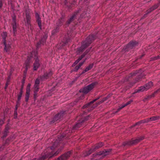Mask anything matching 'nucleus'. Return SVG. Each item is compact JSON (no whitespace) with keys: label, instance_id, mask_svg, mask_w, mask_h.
I'll list each match as a JSON object with an SVG mask.
<instances>
[{"label":"nucleus","instance_id":"obj_26","mask_svg":"<svg viewBox=\"0 0 160 160\" xmlns=\"http://www.w3.org/2000/svg\"><path fill=\"white\" fill-rule=\"evenodd\" d=\"M29 95H30V93H26V97H25V101L27 102L28 101L29 99Z\"/></svg>","mask_w":160,"mask_h":160},{"label":"nucleus","instance_id":"obj_35","mask_svg":"<svg viewBox=\"0 0 160 160\" xmlns=\"http://www.w3.org/2000/svg\"><path fill=\"white\" fill-rule=\"evenodd\" d=\"M38 88V85L36 84H35L34 86V88Z\"/></svg>","mask_w":160,"mask_h":160},{"label":"nucleus","instance_id":"obj_32","mask_svg":"<svg viewBox=\"0 0 160 160\" xmlns=\"http://www.w3.org/2000/svg\"><path fill=\"white\" fill-rule=\"evenodd\" d=\"M74 17V16H72L71 18H70L69 20V23L70 22L72 21V20Z\"/></svg>","mask_w":160,"mask_h":160},{"label":"nucleus","instance_id":"obj_47","mask_svg":"<svg viewBox=\"0 0 160 160\" xmlns=\"http://www.w3.org/2000/svg\"><path fill=\"white\" fill-rule=\"evenodd\" d=\"M26 71H27V68H26Z\"/></svg>","mask_w":160,"mask_h":160},{"label":"nucleus","instance_id":"obj_45","mask_svg":"<svg viewBox=\"0 0 160 160\" xmlns=\"http://www.w3.org/2000/svg\"><path fill=\"white\" fill-rule=\"evenodd\" d=\"M54 31H55L54 30H53V31H52V33H53L54 32Z\"/></svg>","mask_w":160,"mask_h":160},{"label":"nucleus","instance_id":"obj_40","mask_svg":"<svg viewBox=\"0 0 160 160\" xmlns=\"http://www.w3.org/2000/svg\"><path fill=\"white\" fill-rule=\"evenodd\" d=\"M34 53V52H32L31 53V55L32 56V57L33 56V53Z\"/></svg>","mask_w":160,"mask_h":160},{"label":"nucleus","instance_id":"obj_22","mask_svg":"<svg viewBox=\"0 0 160 160\" xmlns=\"http://www.w3.org/2000/svg\"><path fill=\"white\" fill-rule=\"evenodd\" d=\"M13 21L14 23V24H13V30L14 32H15L16 31V24L15 19L14 18H13Z\"/></svg>","mask_w":160,"mask_h":160},{"label":"nucleus","instance_id":"obj_21","mask_svg":"<svg viewBox=\"0 0 160 160\" xmlns=\"http://www.w3.org/2000/svg\"><path fill=\"white\" fill-rule=\"evenodd\" d=\"M159 118V117L158 116L153 117H151L150 118H149V122L156 120L157 119H158Z\"/></svg>","mask_w":160,"mask_h":160},{"label":"nucleus","instance_id":"obj_27","mask_svg":"<svg viewBox=\"0 0 160 160\" xmlns=\"http://www.w3.org/2000/svg\"><path fill=\"white\" fill-rule=\"evenodd\" d=\"M142 123H144L146 122H149V118H147V119H145L144 120H142L141 121Z\"/></svg>","mask_w":160,"mask_h":160},{"label":"nucleus","instance_id":"obj_44","mask_svg":"<svg viewBox=\"0 0 160 160\" xmlns=\"http://www.w3.org/2000/svg\"><path fill=\"white\" fill-rule=\"evenodd\" d=\"M29 59V58L28 57V61H29V60H28Z\"/></svg>","mask_w":160,"mask_h":160},{"label":"nucleus","instance_id":"obj_8","mask_svg":"<svg viewBox=\"0 0 160 160\" xmlns=\"http://www.w3.org/2000/svg\"><path fill=\"white\" fill-rule=\"evenodd\" d=\"M36 17L37 19V21L38 22V24L39 28L41 29V18H40L39 15L37 13H36Z\"/></svg>","mask_w":160,"mask_h":160},{"label":"nucleus","instance_id":"obj_37","mask_svg":"<svg viewBox=\"0 0 160 160\" xmlns=\"http://www.w3.org/2000/svg\"><path fill=\"white\" fill-rule=\"evenodd\" d=\"M148 98V97L145 98L143 100V101H144L145 102L147 99Z\"/></svg>","mask_w":160,"mask_h":160},{"label":"nucleus","instance_id":"obj_30","mask_svg":"<svg viewBox=\"0 0 160 160\" xmlns=\"http://www.w3.org/2000/svg\"><path fill=\"white\" fill-rule=\"evenodd\" d=\"M142 123L141 121H140L137 122L135 125H133V126H135L136 125H139L140 124Z\"/></svg>","mask_w":160,"mask_h":160},{"label":"nucleus","instance_id":"obj_10","mask_svg":"<svg viewBox=\"0 0 160 160\" xmlns=\"http://www.w3.org/2000/svg\"><path fill=\"white\" fill-rule=\"evenodd\" d=\"M30 17L29 15V13L27 12L26 13V18L24 19V20L26 23L27 25H29L30 24Z\"/></svg>","mask_w":160,"mask_h":160},{"label":"nucleus","instance_id":"obj_39","mask_svg":"<svg viewBox=\"0 0 160 160\" xmlns=\"http://www.w3.org/2000/svg\"><path fill=\"white\" fill-rule=\"evenodd\" d=\"M3 121H0V123H1V125L3 123Z\"/></svg>","mask_w":160,"mask_h":160},{"label":"nucleus","instance_id":"obj_9","mask_svg":"<svg viewBox=\"0 0 160 160\" xmlns=\"http://www.w3.org/2000/svg\"><path fill=\"white\" fill-rule=\"evenodd\" d=\"M103 146V144L102 142H100L98 143L97 145H96L94 147V148H93V149H91L89 152H90L88 154H87V155H89L92 153V151L93 150H95L99 148L102 147Z\"/></svg>","mask_w":160,"mask_h":160},{"label":"nucleus","instance_id":"obj_3","mask_svg":"<svg viewBox=\"0 0 160 160\" xmlns=\"http://www.w3.org/2000/svg\"><path fill=\"white\" fill-rule=\"evenodd\" d=\"M153 85L152 82H150L146 84L144 86L139 87V88L135 91V93L143 92L147 91L151 88L153 86Z\"/></svg>","mask_w":160,"mask_h":160},{"label":"nucleus","instance_id":"obj_17","mask_svg":"<svg viewBox=\"0 0 160 160\" xmlns=\"http://www.w3.org/2000/svg\"><path fill=\"white\" fill-rule=\"evenodd\" d=\"M84 61L82 62H80L79 65L77 66H76L75 68L74 71H77L78 69L80 68V67L83 65Z\"/></svg>","mask_w":160,"mask_h":160},{"label":"nucleus","instance_id":"obj_19","mask_svg":"<svg viewBox=\"0 0 160 160\" xmlns=\"http://www.w3.org/2000/svg\"><path fill=\"white\" fill-rule=\"evenodd\" d=\"M84 55H82L80 57H79L77 60H76L74 63V64L76 65L84 57Z\"/></svg>","mask_w":160,"mask_h":160},{"label":"nucleus","instance_id":"obj_2","mask_svg":"<svg viewBox=\"0 0 160 160\" xmlns=\"http://www.w3.org/2000/svg\"><path fill=\"white\" fill-rule=\"evenodd\" d=\"M97 84V82H94L79 90V92L87 94L91 91Z\"/></svg>","mask_w":160,"mask_h":160},{"label":"nucleus","instance_id":"obj_38","mask_svg":"<svg viewBox=\"0 0 160 160\" xmlns=\"http://www.w3.org/2000/svg\"><path fill=\"white\" fill-rule=\"evenodd\" d=\"M8 86V83L7 82V83L6 84V87H5V89L7 88V87Z\"/></svg>","mask_w":160,"mask_h":160},{"label":"nucleus","instance_id":"obj_12","mask_svg":"<svg viewBox=\"0 0 160 160\" xmlns=\"http://www.w3.org/2000/svg\"><path fill=\"white\" fill-rule=\"evenodd\" d=\"M52 74V72L51 71L48 73H45L44 75L43 76L42 79V80H44L47 79L48 77L50 76Z\"/></svg>","mask_w":160,"mask_h":160},{"label":"nucleus","instance_id":"obj_11","mask_svg":"<svg viewBox=\"0 0 160 160\" xmlns=\"http://www.w3.org/2000/svg\"><path fill=\"white\" fill-rule=\"evenodd\" d=\"M89 44H87L86 41L84 42L81 47L78 49V51L82 52L85 48L88 46Z\"/></svg>","mask_w":160,"mask_h":160},{"label":"nucleus","instance_id":"obj_46","mask_svg":"<svg viewBox=\"0 0 160 160\" xmlns=\"http://www.w3.org/2000/svg\"><path fill=\"white\" fill-rule=\"evenodd\" d=\"M39 43H38V45H39Z\"/></svg>","mask_w":160,"mask_h":160},{"label":"nucleus","instance_id":"obj_34","mask_svg":"<svg viewBox=\"0 0 160 160\" xmlns=\"http://www.w3.org/2000/svg\"><path fill=\"white\" fill-rule=\"evenodd\" d=\"M17 107L16 106V107L15 110V112H14L15 115H17Z\"/></svg>","mask_w":160,"mask_h":160},{"label":"nucleus","instance_id":"obj_41","mask_svg":"<svg viewBox=\"0 0 160 160\" xmlns=\"http://www.w3.org/2000/svg\"><path fill=\"white\" fill-rule=\"evenodd\" d=\"M157 59V57H155V59Z\"/></svg>","mask_w":160,"mask_h":160},{"label":"nucleus","instance_id":"obj_14","mask_svg":"<svg viewBox=\"0 0 160 160\" xmlns=\"http://www.w3.org/2000/svg\"><path fill=\"white\" fill-rule=\"evenodd\" d=\"M93 65L90 64L89 65L88 67H87L85 69L82 71V74H83L85 73V72H88L90 70L92 67Z\"/></svg>","mask_w":160,"mask_h":160},{"label":"nucleus","instance_id":"obj_1","mask_svg":"<svg viewBox=\"0 0 160 160\" xmlns=\"http://www.w3.org/2000/svg\"><path fill=\"white\" fill-rule=\"evenodd\" d=\"M54 146L50 148H48L44 151V154L42 155L41 157L39 158L38 159H35L34 160H44V159L48 158H51L53 156L57 155L59 153V152L57 151L55 153L53 154L54 151Z\"/></svg>","mask_w":160,"mask_h":160},{"label":"nucleus","instance_id":"obj_24","mask_svg":"<svg viewBox=\"0 0 160 160\" xmlns=\"http://www.w3.org/2000/svg\"><path fill=\"white\" fill-rule=\"evenodd\" d=\"M30 88H31V84L30 83H28V85L27 89H26V93H30Z\"/></svg>","mask_w":160,"mask_h":160},{"label":"nucleus","instance_id":"obj_25","mask_svg":"<svg viewBox=\"0 0 160 160\" xmlns=\"http://www.w3.org/2000/svg\"><path fill=\"white\" fill-rule=\"evenodd\" d=\"M22 92H23L22 91V90H20L19 94L18 96V101H19L21 99V98L22 94Z\"/></svg>","mask_w":160,"mask_h":160},{"label":"nucleus","instance_id":"obj_7","mask_svg":"<svg viewBox=\"0 0 160 160\" xmlns=\"http://www.w3.org/2000/svg\"><path fill=\"white\" fill-rule=\"evenodd\" d=\"M132 100H131L130 101L128 102H127L126 104H123L121 105L118 108V109L117 111L116 112H114V114L118 112V111H119L120 110H121L123 108H124L125 106L128 105L130 104L132 102Z\"/></svg>","mask_w":160,"mask_h":160},{"label":"nucleus","instance_id":"obj_13","mask_svg":"<svg viewBox=\"0 0 160 160\" xmlns=\"http://www.w3.org/2000/svg\"><path fill=\"white\" fill-rule=\"evenodd\" d=\"M144 138L143 137H141L140 138H138V139H137L136 140H133L132 141L131 143L132 144H135L138 142H140V141H141L142 140H143Z\"/></svg>","mask_w":160,"mask_h":160},{"label":"nucleus","instance_id":"obj_43","mask_svg":"<svg viewBox=\"0 0 160 160\" xmlns=\"http://www.w3.org/2000/svg\"><path fill=\"white\" fill-rule=\"evenodd\" d=\"M22 89H23V87H22V88H21V90L22 89Z\"/></svg>","mask_w":160,"mask_h":160},{"label":"nucleus","instance_id":"obj_33","mask_svg":"<svg viewBox=\"0 0 160 160\" xmlns=\"http://www.w3.org/2000/svg\"><path fill=\"white\" fill-rule=\"evenodd\" d=\"M37 92H34V97L35 98H37Z\"/></svg>","mask_w":160,"mask_h":160},{"label":"nucleus","instance_id":"obj_4","mask_svg":"<svg viewBox=\"0 0 160 160\" xmlns=\"http://www.w3.org/2000/svg\"><path fill=\"white\" fill-rule=\"evenodd\" d=\"M2 36L3 39L4 44L5 46L4 50L6 52H7L9 50L10 46V45H7L6 43V38L7 37V33L6 32H3L2 34Z\"/></svg>","mask_w":160,"mask_h":160},{"label":"nucleus","instance_id":"obj_36","mask_svg":"<svg viewBox=\"0 0 160 160\" xmlns=\"http://www.w3.org/2000/svg\"><path fill=\"white\" fill-rule=\"evenodd\" d=\"M2 6V3L1 1H0V8H1Z\"/></svg>","mask_w":160,"mask_h":160},{"label":"nucleus","instance_id":"obj_29","mask_svg":"<svg viewBox=\"0 0 160 160\" xmlns=\"http://www.w3.org/2000/svg\"><path fill=\"white\" fill-rule=\"evenodd\" d=\"M39 83H40V82H39V80L38 79H37L35 81V84H38V85H39Z\"/></svg>","mask_w":160,"mask_h":160},{"label":"nucleus","instance_id":"obj_42","mask_svg":"<svg viewBox=\"0 0 160 160\" xmlns=\"http://www.w3.org/2000/svg\"><path fill=\"white\" fill-rule=\"evenodd\" d=\"M75 65H74V63L73 64V65H72V67H73L74 66H75Z\"/></svg>","mask_w":160,"mask_h":160},{"label":"nucleus","instance_id":"obj_23","mask_svg":"<svg viewBox=\"0 0 160 160\" xmlns=\"http://www.w3.org/2000/svg\"><path fill=\"white\" fill-rule=\"evenodd\" d=\"M47 37V35H46L45 36L41 39L40 41V43L43 44L45 42L46 39Z\"/></svg>","mask_w":160,"mask_h":160},{"label":"nucleus","instance_id":"obj_20","mask_svg":"<svg viewBox=\"0 0 160 160\" xmlns=\"http://www.w3.org/2000/svg\"><path fill=\"white\" fill-rule=\"evenodd\" d=\"M158 7V6L157 5H156L153 7H152L151 8H150L147 11L148 13H149L150 12L154 10L156 8Z\"/></svg>","mask_w":160,"mask_h":160},{"label":"nucleus","instance_id":"obj_5","mask_svg":"<svg viewBox=\"0 0 160 160\" xmlns=\"http://www.w3.org/2000/svg\"><path fill=\"white\" fill-rule=\"evenodd\" d=\"M34 58L35 60V62L33 64V69L34 70H36L39 66L40 64L36 54L34 55Z\"/></svg>","mask_w":160,"mask_h":160},{"label":"nucleus","instance_id":"obj_31","mask_svg":"<svg viewBox=\"0 0 160 160\" xmlns=\"http://www.w3.org/2000/svg\"><path fill=\"white\" fill-rule=\"evenodd\" d=\"M38 88H34V92H37L38 91Z\"/></svg>","mask_w":160,"mask_h":160},{"label":"nucleus","instance_id":"obj_6","mask_svg":"<svg viewBox=\"0 0 160 160\" xmlns=\"http://www.w3.org/2000/svg\"><path fill=\"white\" fill-rule=\"evenodd\" d=\"M71 154L70 152H69L59 157L56 160H66L70 157Z\"/></svg>","mask_w":160,"mask_h":160},{"label":"nucleus","instance_id":"obj_28","mask_svg":"<svg viewBox=\"0 0 160 160\" xmlns=\"http://www.w3.org/2000/svg\"><path fill=\"white\" fill-rule=\"evenodd\" d=\"M80 124L79 123H78L77 124L73 127V128L75 129H77L79 127H80Z\"/></svg>","mask_w":160,"mask_h":160},{"label":"nucleus","instance_id":"obj_18","mask_svg":"<svg viewBox=\"0 0 160 160\" xmlns=\"http://www.w3.org/2000/svg\"><path fill=\"white\" fill-rule=\"evenodd\" d=\"M98 98L96 99H95L93 100V101H92L91 102H90L88 103V104H86V105H84L83 107V108H85L86 107H88L90 104L93 103L95 101H96L97 100Z\"/></svg>","mask_w":160,"mask_h":160},{"label":"nucleus","instance_id":"obj_15","mask_svg":"<svg viewBox=\"0 0 160 160\" xmlns=\"http://www.w3.org/2000/svg\"><path fill=\"white\" fill-rule=\"evenodd\" d=\"M137 44V43L135 42H130L128 45V48H132L133 47H134Z\"/></svg>","mask_w":160,"mask_h":160},{"label":"nucleus","instance_id":"obj_16","mask_svg":"<svg viewBox=\"0 0 160 160\" xmlns=\"http://www.w3.org/2000/svg\"><path fill=\"white\" fill-rule=\"evenodd\" d=\"M109 151L108 150H105L102 152H100L98 154L99 155H102V156H105L108 154Z\"/></svg>","mask_w":160,"mask_h":160}]
</instances>
